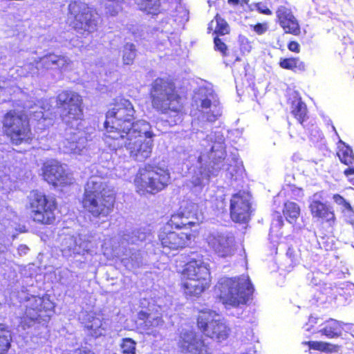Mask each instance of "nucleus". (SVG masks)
<instances>
[{
	"label": "nucleus",
	"mask_w": 354,
	"mask_h": 354,
	"mask_svg": "<svg viewBox=\"0 0 354 354\" xmlns=\"http://www.w3.org/2000/svg\"><path fill=\"white\" fill-rule=\"evenodd\" d=\"M170 174L167 168L145 165L140 168L134 180L137 192L140 194H156L169 183Z\"/></svg>",
	"instance_id": "11"
},
{
	"label": "nucleus",
	"mask_w": 354,
	"mask_h": 354,
	"mask_svg": "<svg viewBox=\"0 0 354 354\" xmlns=\"http://www.w3.org/2000/svg\"><path fill=\"white\" fill-rule=\"evenodd\" d=\"M42 171L44 180L54 186H65L74 182L73 174L67 166L57 161L51 160L46 162Z\"/></svg>",
	"instance_id": "20"
},
{
	"label": "nucleus",
	"mask_w": 354,
	"mask_h": 354,
	"mask_svg": "<svg viewBox=\"0 0 354 354\" xmlns=\"http://www.w3.org/2000/svg\"><path fill=\"white\" fill-rule=\"evenodd\" d=\"M79 319L85 325V327L90 330L92 336L97 337L103 335L105 328L102 319L100 317H96L95 313L84 311L80 313Z\"/></svg>",
	"instance_id": "30"
},
{
	"label": "nucleus",
	"mask_w": 354,
	"mask_h": 354,
	"mask_svg": "<svg viewBox=\"0 0 354 354\" xmlns=\"http://www.w3.org/2000/svg\"><path fill=\"white\" fill-rule=\"evenodd\" d=\"M28 248L25 245H21L18 248V252L19 255L26 254L28 251Z\"/></svg>",
	"instance_id": "56"
},
{
	"label": "nucleus",
	"mask_w": 354,
	"mask_h": 354,
	"mask_svg": "<svg viewBox=\"0 0 354 354\" xmlns=\"http://www.w3.org/2000/svg\"><path fill=\"white\" fill-rule=\"evenodd\" d=\"M345 176L348 178H349L351 176L354 174V167L347 168L344 171Z\"/></svg>",
	"instance_id": "59"
},
{
	"label": "nucleus",
	"mask_w": 354,
	"mask_h": 354,
	"mask_svg": "<svg viewBox=\"0 0 354 354\" xmlns=\"http://www.w3.org/2000/svg\"><path fill=\"white\" fill-rule=\"evenodd\" d=\"M291 112L295 118L302 124L307 115L306 104L301 98L295 94L291 102Z\"/></svg>",
	"instance_id": "33"
},
{
	"label": "nucleus",
	"mask_w": 354,
	"mask_h": 354,
	"mask_svg": "<svg viewBox=\"0 0 354 354\" xmlns=\"http://www.w3.org/2000/svg\"><path fill=\"white\" fill-rule=\"evenodd\" d=\"M279 66L282 68L291 70L295 72L304 71L306 70L304 62L297 57L281 58Z\"/></svg>",
	"instance_id": "34"
},
{
	"label": "nucleus",
	"mask_w": 354,
	"mask_h": 354,
	"mask_svg": "<svg viewBox=\"0 0 354 354\" xmlns=\"http://www.w3.org/2000/svg\"><path fill=\"white\" fill-rule=\"evenodd\" d=\"M214 46L216 50L220 51L223 55L226 54L227 46L217 37L214 39Z\"/></svg>",
	"instance_id": "51"
},
{
	"label": "nucleus",
	"mask_w": 354,
	"mask_h": 354,
	"mask_svg": "<svg viewBox=\"0 0 354 354\" xmlns=\"http://www.w3.org/2000/svg\"><path fill=\"white\" fill-rule=\"evenodd\" d=\"M208 30L216 34L225 35L229 32V26L227 22L217 15L209 24Z\"/></svg>",
	"instance_id": "39"
},
{
	"label": "nucleus",
	"mask_w": 354,
	"mask_h": 354,
	"mask_svg": "<svg viewBox=\"0 0 354 354\" xmlns=\"http://www.w3.org/2000/svg\"><path fill=\"white\" fill-rule=\"evenodd\" d=\"M291 254H292V250L290 248H289L288 250L287 251V255H289L290 257H291Z\"/></svg>",
	"instance_id": "61"
},
{
	"label": "nucleus",
	"mask_w": 354,
	"mask_h": 354,
	"mask_svg": "<svg viewBox=\"0 0 354 354\" xmlns=\"http://www.w3.org/2000/svg\"><path fill=\"white\" fill-rule=\"evenodd\" d=\"M73 66V62L67 57L49 54L39 58V60L35 59L32 62L24 64L23 67L11 69L10 74L12 77L15 71L19 75L34 76L38 75L39 71L42 69H58L62 73L72 71Z\"/></svg>",
	"instance_id": "12"
},
{
	"label": "nucleus",
	"mask_w": 354,
	"mask_h": 354,
	"mask_svg": "<svg viewBox=\"0 0 354 354\" xmlns=\"http://www.w3.org/2000/svg\"><path fill=\"white\" fill-rule=\"evenodd\" d=\"M251 196L248 192H240L230 200V216L233 221L247 223L251 214Z\"/></svg>",
	"instance_id": "23"
},
{
	"label": "nucleus",
	"mask_w": 354,
	"mask_h": 354,
	"mask_svg": "<svg viewBox=\"0 0 354 354\" xmlns=\"http://www.w3.org/2000/svg\"><path fill=\"white\" fill-rule=\"evenodd\" d=\"M337 156L340 161L345 165H348L353 162V151L348 147H344L342 149H340L337 152Z\"/></svg>",
	"instance_id": "44"
},
{
	"label": "nucleus",
	"mask_w": 354,
	"mask_h": 354,
	"mask_svg": "<svg viewBox=\"0 0 354 354\" xmlns=\"http://www.w3.org/2000/svg\"><path fill=\"white\" fill-rule=\"evenodd\" d=\"M203 218L202 214L198 212V205L191 203L187 207H180V211L173 214L165 225H169V228L174 227L187 230L198 224Z\"/></svg>",
	"instance_id": "22"
},
{
	"label": "nucleus",
	"mask_w": 354,
	"mask_h": 354,
	"mask_svg": "<svg viewBox=\"0 0 354 354\" xmlns=\"http://www.w3.org/2000/svg\"><path fill=\"white\" fill-rule=\"evenodd\" d=\"M182 274V286L187 295L198 296L210 286L209 264L202 258L193 259L187 263Z\"/></svg>",
	"instance_id": "9"
},
{
	"label": "nucleus",
	"mask_w": 354,
	"mask_h": 354,
	"mask_svg": "<svg viewBox=\"0 0 354 354\" xmlns=\"http://www.w3.org/2000/svg\"><path fill=\"white\" fill-rule=\"evenodd\" d=\"M240 48L243 53H248L252 48L251 41L244 36H240L239 39Z\"/></svg>",
	"instance_id": "48"
},
{
	"label": "nucleus",
	"mask_w": 354,
	"mask_h": 354,
	"mask_svg": "<svg viewBox=\"0 0 354 354\" xmlns=\"http://www.w3.org/2000/svg\"><path fill=\"white\" fill-rule=\"evenodd\" d=\"M88 243L82 242L81 238H75L73 236H66L61 243V251L65 257H69L73 254H80L82 252L88 251Z\"/></svg>",
	"instance_id": "29"
},
{
	"label": "nucleus",
	"mask_w": 354,
	"mask_h": 354,
	"mask_svg": "<svg viewBox=\"0 0 354 354\" xmlns=\"http://www.w3.org/2000/svg\"><path fill=\"white\" fill-rule=\"evenodd\" d=\"M332 199L337 205V209L348 221H353L354 218V209L351 203L342 196L338 194H333Z\"/></svg>",
	"instance_id": "31"
},
{
	"label": "nucleus",
	"mask_w": 354,
	"mask_h": 354,
	"mask_svg": "<svg viewBox=\"0 0 354 354\" xmlns=\"http://www.w3.org/2000/svg\"><path fill=\"white\" fill-rule=\"evenodd\" d=\"M11 334L4 325L0 324V354L6 352L10 345Z\"/></svg>",
	"instance_id": "41"
},
{
	"label": "nucleus",
	"mask_w": 354,
	"mask_h": 354,
	"mask_svg": "<svg viewBox=\"0 0 354 354\" xmlns=\"http://www.w3.org/2000/svg\"><path fill=\"white\" fill-rule=\"evenodd\" d=\"M82 102L81 96L71 91H64L57 97V105L64 108L62 120L68 126L60 147L66 153L82 155L86 151L87 138L82 130Z\"/></svg>",
	"instance_id": "2"
},
{
	"label": "nucleus",
	"mask_w": 354,
	"mask_h": 354,
	"mask_svg": "<svg viewBox=\"0 0 354 354\" xmlns=\"http://www.w3.org/2000/svg\"><path fill=\"white\" fill-rule=\"evenodd\" d=\"M139 8L150 14H156L160 7L159 0H134Z\"/></svg>",
	"instance_id": "42"
},
{
	"label": "nucleus",
	"mask_w": 354,
	"mask_h": 354,
	"mask_svg": "<svg viewBox=\"0 0 354 354\" xmlns=\"http://www.w3.org/2000/svg\"><path fill=\"white\" fill-rule=\"evenodd\" d=\"M0 189L6 192L12 189V183L8 176L0 174Z\"/></svg>",
	"instance_id": "50"
},
{
	"label": "nucleus",
	"mask_w": 354,
	"mask_h": 354,
	"mask_svg": "<svg viewBox=\"0 0 354 354\" xmlns=\"http://www.w3.org/2000/svg\"><path fill=\"white\" fill-rule=\"evenodd\" d=\"M291 195L295 199H299L304 196V192L302 189L292 186L290 187Z\"/></svg>",
	"instance_id": "52"
},
{
	"label": "nucleus",
	"mask_w": 354,
	"mask_h": 354,
	"mask_svg": "<svg viewBox=\"0 0 354 354\" xmlns=\"http://www.w3.org/2000/svg\"><path fill=\"white\" fill-rule=\"evenodd\" d=\"M120 0H105L104 3L105 13L110 15H116L121 9Z\"/></svg>",
	"instance_id": "45"
},
{
	"label": "nucleus",
	"mask_w": 354,
	"mask_h": 354,
	"mask_svg": "<svg viewBox=\"0 0 354 354\" xmlns=\"http://www.w3.org/2000/svg\"><path fill=\"white\" fill-rule=\"evenodd\" d=\"M151 129L147 121L138 120L131 129L104 143L116 153L124 147L133 160L143 162L151 156L153 147L155 135Z\"/></svg>",
	"instance_id": "3"
},
{
	"label": "nucleus",
	"mask_w": 354,
	"mask_h": 354,
	"mask_svg": "<svg viewBox=\"0 0 354 354\" xmlns=\"http://www.w3.org/2000/svg\"><path fill=\"white\" fill-rule=\"evenodd\" d=\"M170 17H167L160 22L156 37L158 39V48L162 46H176L179 43V37L176 32L188 21L189 12L180 3L173 2L171 6Z\"/></svg>",
	"instance_id": "10"
},
{
	"label": "nucleus",
	"mask_w": 354,
	"mask_h": 354,
	"mask_svg": "<svg viewBox=\"0 0 354 354\" xmlns=\"http://www.w3.org/2000/svg\"><path fill=\"white\" fill-rule=\"evenodd\" d=\"M136 342L131 338H123L120 344L122 354H136Z\"/></svg>",
	"instance_id": "46"
},
{
	"label": "nucleus",
	"mask_w": 354,
	"mask_h": 354,
	"mask_svg": "<svg viewBox=\"0 0 354 354\" xmlns=\"http://www.w3.org/2000/svg\"><path fill=\"white\" fill-rule=\"evenodd\" d=\"M193 235L188 232H176L171 230L169 225H164L158 234V239L162 247V252L168 254L170 251H176L188 245Z\"/></svg>",
	"instance_id": "19"
},
{
	"label": "nucleus",
	"mask_w": 354,
	"mask_h": 354,
	"mask_svg": "<svg viewBox=\"0 0 354 354\" xmlns=\"http://www.w3.org/2000/svg\"><path fill=\"white\" fill-rule=\"evenodd\" d=\"M197 124H198V122H197V121H196V120H194V121L192 122V126H193V127H195V126H196V125H197Z\"/></svg>",
	"instance_id": "62"
},
{
	"label": "nucleus",
	"mask_w": 354,
	"mask_h": 354,
	"mask_svg": "<svg viewBox=\"0 0 354 354\" xmlns=\"http://www.w3.org/2000/svg\"><path fill=\"white\" fill-rule=\"evenodd\" d=\"M342 329L343 324L342 322L330 319L324 323V327L318 332L328 338H334L341 335Z\"/></svg>",
	"instance_id": "32"
},
{
	"label": "nucleus",
	"mask_w": 354,
	"mask_h": 354,
	"mask_svg": "<svg viewBox=\"0 0 354 354\" xmlns=\"http://www.w3.org/2000/svg\"><path fill=\"white\" fill-rule=\"evenodd\" d=\"M321 194L316 193L309 200V209L313 218L327 223L332 226L335 223V215L333 208L321 201Z\"/></svg>",
	"instance_id": "24"
},
{
	"label": "nucleus",
	"mask_w": 354,
	"mask_h": 354,
	"mask_svg": "<svg viewBox=\"0 0 354 354\" xmlns=\"http://www.w3.org/2000/svg\"><path fill=\"white\" fill-rule=\"evenodd\" d=\"M39 104H32L30 102H26L24 104V109L28 110L30 115V121L33 122V120L37 121V128L44 129L53 124L52 120L45 116L44 112L50 109V105L48 101L39 102Z\"/></svg>",
	"instance_id": "25"
},
{
	"label": "nucleus",
	"mask_w": 354,
	"mask_h": 354,
	"mask_svg": "<svg viewBox=\"0 0 354 354\" xmlns=\"http://www.w3.org/2000/svg\"><path fill=\"white\" fill-rule=\"evenodd\" d=\"M29 204L35 221L50 224L55 221L56 205L53 198L48 197L41 192L32 191L29 195Z\"/></svg>",
	"instance_id": "16"
},
{
	"label": "nucleus",
	"mask_w": 354,
	"mask_h": 354,
	"mask_svg": "<svg viewBox=\"0 0 354 354\" xmlns=\"http://www.w3.org/2000/svg\"><path fill=\"white\" fill-rule=\"evenodd\" d=\"M136 56V49L133 44L127 43L122 49V62L124 65H131L133 63Z\"/></svg>",
	"instance_id": "43"
},
{
	"label": "nucleus",
	"mask_w": 354,
	"mask_h": 354,
	"mask_svg": "<svg viewBox=\"0 0 354 354\" xmlns=\"http://www.w3.org/2000/svg\"><path fill=\"white\" fill-rule=\"evenodd\" d=\"M241 354H256V352L254 351H250L248 352L243 353Z\"/></svg>",
	"instance_id": "60"
},
{
	"label": "nucleus",
	"mask_w": 354,
	"mask_h": 354,
	"mask_svg": "<svg viewBox=\"0 0 354 354\" xmlns=\"http://www.w3.org/2000/svg\"><path fill=\"white\" fill-rule=\"evenodd\" d=\"M140 328L148 335L157 337L159 328L163 324V320L160 313H147L141 310L138 315Z\"/></svg>",
	"instance_id": "27"
},
{
	"label": "nucleus",
	"mask_w": 354,
	"mask_h": 354,
	"mask_svg": "<svg viewBox=\"0 0 354 354\" xmlns=\"http://www.w3.org/2000/svg\"><path fill=\"white\" fill-rule=\"evenodd\" d=\"M73 354H95L91 351H87L86 349H77L74 351Z\"/></svg>",
	"instance_id": "57"
},
{
	"label": "nucleus",
	"mask_w": 354,
	"mask_h": 354,
	"mask_svg": "<svg viewBox=\"0 0 354 354\" xmlns=\"http://www.w3.org/2000/svg\"><path fill=\"white\" fill-rule=\"evenodd\" d=\"M196 111H192L193 116L198 115L207 121H215L221 115L222 111L216 95L210 88L201 87L193 97L192 104Z\"/></svg>",
	"instance_id": "13"
},
{
	"label": "nucleus",
	"mask_w": 354,
	"mask_h": 354,
	"mask_svg": "<svg viewBox=\"0 0 354 354\" xmlns=\"http://www.w3.org/2000/svg\"><path fill=\"white\" fill-rule=\"evenodd\" d=\"M3 127L6 135L15 145L28 142L32 138L29 120L26 116L15 111H11L6 113L3 120Z\"/></svg>",
	"instance_id": "17"
},
{
	"label": "nucleus",
	"mask_w": 354,
	"mask_h": 354,
	"mask_svg": "<svg viewBox=\"0 0 354 354\" xmlns=\"http://www.w3.org/2000/svg\"><path fill=\"white\" fill-rule=\"evenodd\" d=\"M331 127H332L333 131H334L335 133L337 135V133L336 131L335 127L333 125H332Z\"/></svg>",
	"instance_id": "63"
},
{
	"label": "nucleus",
	"mask_w": 354,
	"mask_h": 354,
	"mask_svg": "<svg viewBox=\"0 0 354 354\" xmlns=\"http://www.w3.org/2000/svg\"><path fill=\"white\" fill-rule=\"evenodd\" d=\"M153 109L165 117L169 126L180 122L184 114L181 98L174 84L168 80L158 78L152 83L150 91Z\"/></svg>",
	"instance_id": "4"
},
{
	"label": "nucleus",
	"mask_w": 354,
	"mask_h": 354,
	"mask_svg": "<svg viewBox=\"0 0 354 354\" xmlns=\"http://www.w3.org/2000/svg\"><path fill=\"white\" fill-rule=\"evenodd\" d=\"M325 291L330 299L335 300L328 301L330 303L346 305L354 300V283L351 282L343 283L339 287H334L329 290L326 288Z\"/></svg>",
	"instance_id": "26"
},
{
	"label": "nucleus",
	"mask_w": 354,
	"mask_h": 354,
	"mask_svg": "<svg viewBox=\"0 0 354 354\" xmlns=\"http://www.w3.org/2000/svg\"><path fill=\"white\" fill-rule=\"evenodd\" d=\"M324 277V274L319 271H312L307 274V280L309 284L313 286H320Z\"/></svg>",
	"instance_id": "47"
},
{
	"label": "nucleus",
	"mask_w": 354,
	"mask_h": 354,
	"mask_svg": "<svg viewBox=\"0 0 354 354\" xmlns=\"http://www.w3.org/2000/svg\"><path fill=\"white\" fill-rule=\"evenodd\" d=\"M254 290L248 275L222 277L215 286L214 292L226 306L237 307L245 304Z\"/></svg>",
	"instance_id": "7"
},
{
	"label": "nucleus",
	"mask_w": 354,
	"mask_h": 354,
	"mask_svg": "<svg viewBox=\"0 0 354 354\" xmlns=\"http://www.w3.org/2000/svg\"><path fill=\"white\" fill-rule=\"evenodd\" d=\"M205 240L209 249L220 258L232 257L237 249L234 235L228 232H210Z\"/></svg>",
	"instance_id": "18"
},
{
	"label": "nucleus",
	"mask_w": 354,
	"mask_h": 354,
	"mask_svg": "<svg viewBox=\"0 0 354 354\" xmlns=\"http://www.w3.org/2000/svg\"><path fill=\"white\" fill-rule=\"evenodd\" d=\"M17 297L25 308L24 315L20 319V325L23 329L29 328L36 324L42 326L47 324L55 308V304L48 295H34L21 291Z\"/></svg>",
	"instance_id": "6"
},
{
	"label": "nucleus",
	"mask_w": 354,
	"mask_h": 354,
	"mask_svg": "<svg viewBox=\"0 0 354 354\" xmlns=\"http://www.w3.org/2000/svg\"><path fill=\"white\" fill-rule=\"evenodd\" d=\"M17 78L0 80V96L12 95L17 93H21V91L16 83Z\"/></svg>",
	"instance_id": "35"
},
{
	"label": "nucleus",
	"mask_w": 354,
	"mask_h": 354,
	"mask_svg": "<svg viewBox=\"0 0 354 354\" xmlns=\"http://www.w3.org/2000/svg\"><path fill=\"white\" fill-rule=\"evenodd\" d=\"M320 319L317 317L311 315L309 317L308 322L304 326V329L310 333H315V330L313 329L314 326L319 323Z\"/></svg>",
	"instance_id": "49"
},
{
	"label": "nucleus",
	"mask_w": 354,
	"mask_h": 354,
	"mask_svg": "<svg viewBox=\"0 0 354 354\" xmlns=\"http://www.w3.org/2000/svg\"><path fill=\"white\" fill-rule=\"evenodd\" d=\"M283 225V218L277 214L272 222L269 234L270 239L273 244L278 243L279 239L281 238L282 232H280V230Z\"/></svg>",
	"instance_id": "38"
},
{
	"label": "nucleus",
	"mask_w": 354,
	"mask_h": 354,
	"mask_svg": "<svg viewBox=\"0 0 354 354\" xmlns=\"http://www.w3.org/2000/svg\"><path fill=\"white\" fill-rule=\"evenodd\" d=\"M115 197L102 178L91 177L85 186L82 205L93 216H107L112 211Z\"/></svg>",
	"instance_id": "5"
},
{
	"label": "nucleus",
	"mask_w": 354,
	"mask_h": 354,
	"mask_svg": "<svg viewBox=\"0 0 354 354\" xmlns=\"http://www.w3.org/2000/svg\"><path fill=\"white\" fill-rule=\"evenodd\" d=\"M97 19V14H93L86 3L75 1L68 5V21L77 33L88 35L96 30Z\"/></svg>",
	"instance_id": "14"
},
{
	"label": "nucleus",
	"mask_w": 354,
	"mask_h": 354,
	"mask_svg": "<svg viewBox=\"0 0 354 354\" xmlns=\"http://www.w3.org/2000/svg\"><path fill=\"white\" fill-rule=\"evenodd\" d=\"M307 344L310 348L325 353H338L340 351V346L337 344L323 342H308Z\"/></svg>",
	"instance_id": "40"
},
{
	"label": "nucleus",
	"mask_w": 354,
	"mask_h": 354,
	"mask_svg": "<svg viewBox=\"0 0 354 354\" xmlns=\"http://www.w3.org/2000/svg\"><path fill=\"white\" fill-rule=\"evenodd\" d=\"M276 13L278 22L285 32L294 35H299V22L290 8L283 6H279Z\"/></svg>",
	"instance_id": "28"
},
{
	"label": "nucleus",
	"mask_w": 354,
	"mask_h": 354,
	"mask_svg": "<svg viewBox=\"0 0 354 354\" xmlns=\"http://www.w3.org/2000/svg\"><path fill=\"white\" fill-rule=\"evenodd\" d=\"M198 326L207 337L221 342L225 340L230 329L225 319L215 311L209 309L200 312L197 319Z\"/></svg>",
	"instance_id": "15"
},
{
	"label": "nucleus",
	"mask_w": 354,
	"mask_h": 354,
	"mask_svg": "<svg viewBox=\"0 0 354 354\" xmlns=\"http://www.w3.org/2000/svg\"><path fill=\"white\" fill-rule=\"evenodd\" d=\"M267 30L265 24H258L254 26V30L259 35L264 33Z\"/></svg>",
	"instance_id": "54"
},
{
	"label": "nucleus",
	"mask_w": 354,
	"mask_h": 354,
	"mask_svg": "<svg viewBox=\"0 0 354 354\" xmlns=\"http://www.w3.org/2000/svg\"><path fill=\"white\" fill-rule=\"evenodd\" d=\"M135 111L131 102L119 98L109 109L104 122V141L109 142L115 136L131 129L136 122H132Z\"/></svg>",
	"instance_id": "8"
},
{
	"label": "nucleus",
	"mask_w": 354,
	"mask_h": 354,
	"mask_svg": "<svg viewBox=\"0 0 354 354\" xmlns=\"http://www.w3.org/2000/svg\"><path fill=\"white\" fill-rule=\"evenodd\" d=\"M178 347L183 354H212V349L192 330L180 333Z\"/></svg>",
	"instance_id": "21"
},
{
	"label": "nucleus",
	"mask_w": 354,
	"mask_h": 354,
	"mask_svg": "<svg viewBox=\"0 0 354 354\" xmlns=\"http://www.w3.org/2000/svg\"><path fill=\"white\" fill-rule=\"evenodd\" d=\"M200 140V156L196 165L193 168L194 174L190 180L196 191L202 189L209 183V178L223 170L231 178L237 179L243 171L242 162L236 154L226 156L223 134L212 131L205 135L203 131L197 132Z\"/></svg>",
	"instance_id": "1"
},
{
	"label": "nucleus",
	"mask_w": 354,
	"mask_h": 354,
	"mask_svg": "<svg viewBox=\"0 0 354 354\" xmlns=\"http://www.w3.org/2000/svg\"><path fill=\"white\" fill-rule=\"evenodd\" d=\"M283 214L290 223H293L300 215V207L296 203L288 201L284 204Z\"/></svg>",
	"instance_id": "37"
},
{
	"label": "nucleus",
	"mask_w": 354,
	"mask_h": 354,
	"mask_svg": "<svg viewBox=\"0 0 354 354\" xmlns=\"http://www.w3.org/2000/svg\"><path fill=\"white\" fill-rule=\"evenodd\" d=\"M288 49L295 53H299L300 50V46L297 41H290L288 45Z\"/></svg>",
	"instance_id": "53"
},
{
	"label": "nucleus",
	"mask_w": 354,
	"mask_h": 354,
	"mask_svg": "<svg viewBox=\"0 0 354 354\" xmlns=\"http://www.w3.org/2000/svg\"><path fill=\"white\" fill-rule=\"evenodd\" d=\"M148 236H149V234H148L145 229H139L133 231L131 234L130 233H124L122 236V244H124V242L131 244H137L139 241H145Z\"/></svg>",
	"instance_id": "36"
},
{
	"label": "nucleus",
	"mask_w": 354,
	"mask_h": 354,
	"mask_svg": "<svg viewBox=\"0 0 354 354\" xmlns=\"http://www.w3.org/2000/svg\"><path fill=\"white\" fill-rule=\"evenodd\" d=\"M240 1H241L243 3L247 4L248 3L249 0H228V3L232 6L238 5Z\"/></svg>",
	"instance_id": "58"
},
{
	"label": "nucleus",
	"mask_w": 354,
	"mask_h": 354,
	"mask_svg": "<svg viewBox=\"0 0 354 354\" xmlns=\"http://www.w3.org/2000/svg\"><path fill=\"white\" fill-rule=\"evenodd\" d=\"M257 9L261 13H263L265 15H271V13H272L271 11L270 10V9H268L266 6H264L263 4L258 5Z\"/></svg>",
	"instance_id": "55"
}]
</instances>
